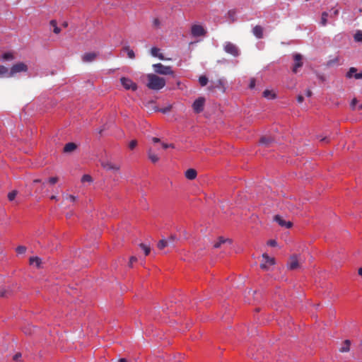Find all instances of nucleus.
Listing matches in <instances>:
<instances>
[{
    "mask_svg": "<svg viewBox=\"0 0 362 362\" xmlns=\"http://www.w3.org/2000/svg\"><path fill=\"white\" fill-rule=\"evenodd\" d=\"M147 87L151 90H159L162 89L166 83L165 78L159 77L156 74H148L147 75Z\"/></svg>",
    "mask_w": 362,
    "mask_h": 362,
    "instance_id": "nucleus-1",
    "label": "nucleus"
},
{
    "mask_svg": "<svg viewBox=\"0 0 362 362\" xmlns=\"http://www.w3.org/2000/svg\"><path fill=\"white\" fill-rule=\"evenodd\" d=\"M259 146L261 148H272L275 147L276 141L273 136L270 135L262 136L259 141Z\"/></svg>",
    "mask_w": 362,
    "mask_h": 362,
    "instance_id": "nucleus-2",
    "label": "nucleus"
},
{
    "mask_svg": "<svg viewBox=\"0 0 362 362\" xmlns=\"http://www.w3.org/2000/svg\"><path fill=\"white\" fill-rule=\"evenodd\" d=\"M154 71L158 74L161 75H173L174 72L170 66H164L161 63L155 64L153 65Z\"/></svg>",
    "mask_w": 362,
    "mask_h": 362,
    "instance_id": "nucleus-3",
    "label": "nucleus"
},
{
    "mask_svg": "<svg viewBox=\"0 0 362 362\" xmlns=\"http://www.w3.org/2000/svg\"><path fill=\"white\" fill-rule=\"evenodd\" d=\"M287 267L290 271H293L300 267L298 255L293 254L289 257L287 262Z\"/></svg>",
    "mask_w": 362,
    "mask_h": 362,
    "instance_id": "nucleus-4",
    "label": "nucleus"
},
{
    "mask_svg": "<svg viewBox=\"0 0 362 362\" xmlns=\"http://www.w3.org/2000/svg\"><path fill=\"white\" fill-rule=\"evenodd\" d=\"M15 296L14 288L10 286H0V298L8 299Z\"/></svg>",
    "mask_w": 362,
    "mask_h": 362,
    "instance_id": "nucleus-5",
    "label": "nucleus"
},
{
    "mask_svg": "<svg viewBox=\"0 0 362 362\" xmlns=\"http://www.w3.org/2000/svg\"><path fill=\"white\" fill-rule=\"evenodd\" d=\"M224 51L232 55L234 57H237L240 55V50L238 47L230 42H226L223 45Z\"/></svg>",
    "mask_w": 362,
    "mask_h": 362,
    "instance_id": "nucleus-6",
    "label": "nucleus"
},
{
    "mask_svg": "<svg viewBox=\"0 0 362 362\" xmlns=\"http://www.w3.org/2000/svg\"><path fill=\"white\" fill-rule=\"evenodd\" d=\"M28 71V66L23 62H18L13 64L9 72V76H14L16 74L21 72H26Z\"/></svg>",
    "mask_w": 362,
    "mask_h": 362,
    "instance_id": "nucleus-7",
    "label": "nucleus"
},
{
    "mask_svg": "<svg viewBox=\"0 0 362 362\" xmlns=\"http://www.w3.org/2000/svg\"><path fill=\"white\" fill-rule=\"evenodd\" d=\"M100 165L106 170H119L120 165L114 163L112 160H100Z\"/></svg>",
    "mask_w": 362,
    "mask_h": 362,
    "instance_id": "nucleus-8",
    "label": "nucleus"
},
{
    "mask_svg": "<svg viewBox=\"0 0 362 362\" xmlns=\"http://www.w3.org/2000/svg\"><path fill=\"white\" fill-rule=\"evenodd\" d=\"M206 33V30L201 25L194 24L192 25L191 34L194 37L204 36Z\"/></svg>",
    "mask_w": 362,
    "mask_h": 362,
    "instance_id": "nucleus-9",
    "label": "nucleus"
},
{
    "mask_svg": "<svg viewBox=\"0 0 362 362\" xmlns=\"http://www.w3.org/2000/svg\"><path fill=\"white\" fill-rule=\"evenodd\" d=\"M120 81L123 87L127 90L135 91L137 89V85L129 78L122 77Z\"/></svg>",
    "mask_w": 362,
    "mask_h": 362,
    "instance_id": "nucleus-10",
    "label": "nucleus"
},
{
    "mask_svg": "<svg viewBox=\"0 0 362 362\" xmlns=\"http://www.w3.org/2000/svg\"><path fill=\"white\" fill-rule=\"evenodd\" d=\"M152 141L156 145V148L157 149L167 150V149H168L170 148H174V146H173V144H169L165 143L163 141H161L160 140V139L156 138V137H153L152 138Z\"/></svg>",
    "mask_w": 362,
    "mask_h": 362,
    "instance_id": "nucleus-11",
    "label": "nucleus"
},
{
    "mask_svg": "<svg viewBox=\"0 0 362 362\" xmlns=\"http://www.w3.org/2000/svg\"><path fill=\"white\" fill-rule=\"evenodd\" d=\"M205 99L204 98H199L192 104V107L196 113H199L204 110Z\"/></svg>",
    "mask_w": 362,
    "mask_h": 362,
    "instance_id": "nucleus-12",
    "label": "nucleus"
},
{
    "mask_svg": "<svg viewBox=\"0 0 362 362\" xmlns=\"http://www.w3.org/2000/svg\"><path fill=\"white\" fill-rule=\"evenodd\" d=\"M303 57L300 54H295L293 55V60L295 62L294 65L292 69V71L293 73H297L298 68H300L303 66Z\"/></svg>",
    "mask_w": 362,
    "mask_h": 362,
    "instance_id": "nucleus-13",
    "label": "nucleus"
},
{
    "mask_svg": "<svg viewBox=\"0 0 362 362\" xmlns=\"http://www.w3.org/2000/svg\"><path fill=\"white\" fill-rule=\"evenodd\" d=\"M274 220L279 223V226H281V227H285L286 228H291L293 227V222L288 221H286L285 220H284L281 216L279 215H276L274 216Z\"/></svg>",
    "mask_w": 362,
    "mask_h": 362,
    "instance_id": "nucleus-14",
    "label": "nucleus"
},
{
    "mask_svg": "<svg viewBox=\"0 0 362 362\" xmlns=\"http://www.w3.org/2000/svg\"><path fill=\"white\" fill-rule=\"evenodd\" d=\"M356 68L351 67L346 74V78H351L352 77H354L356 79H362V71L358 74L356 73Z\"/></svg>",
    "mask_w": 362,
    "mask_h": 362,
    "instance_id": "nucleus-15",
    "label": "nucleus"
},
{
    "mask_svg": "<svg viewBox=\"0 0 362 362\" xmlns=\"http://www.w3.org/2000/svg\"><path fill=\"white\" fill-rule=\"evenodd\" d=\"M97 56H98V54L95 52L85 53L82 56V60L83 62H86V63L91 62L96 59Z\"/></svg>",
    "mask_w": 362,
    "mask_h": 362,
    "instance_id": "nucleus-16",
    "label": "nucleus"
},
{
    "mask_svg": "<svg viewBox=\"0 0 362 362\" xmlns=\"http://www.w3.org/2000/svg\"><path fill=\"white\" fill-rule=\"evenodd\" d=\"M185 177L189 180H194L197 176V172L194 168H189L185 173Z\"/></svg>",
    "mask_w": 362,
    "mask_h": 362,
    "instance_id": "nucleus-17",
    "label": "nucleus"
},
{
    "mask_svg": "<svg viewBox=\"0 0 362 362\" xmlns=\"http://www.w3.org/2000/svg\"><path fill=\"white\" fill-rule=\"evenodd\" d=\"M226 242H228L229 243H232L233 241L231 239L229 238H224L222 236H220L218 238L217 241L214 243V247L215 248H218L221 247V245Z\"/></svg>",
    "mask_w": 362,
    "mask_h": 362,
    "instance_id": "nucleus-18",
    "label": "nucleus"
},
{
    "mask_svg": "<svg viewBox=\"0 0 362 362\" xmlns=\"http://www.w3.org/2000/svg\"><path fill=\"white\" fill-rule=\"evenodd\" d=\"M76 148H77V145L75 143L70 142V143L66 144L64 146V147L63 148V151L64 153H71V152L75 151Z\"/></svg>",
    "mask_w": 362,
    "mask_h": 362,
    "instance_id": "nucleus-19",
    "label": "nucleus"
},
{
    "mask_svg": "<svg viewBox=\"0 0 362 362\" xmlns=\"http://www.w3.org/2000/svg\"><path fill=\"white\" fill-rule=\"evenodd\" d=\"M252 33L259 39L263 37V28L260 25L255 26Z\"/></svg>",
    "mask_w": 362,
    "mask_h": 362,
    "instance_id": "nucleus-20",
    "label": "nucleus"
},
{
    "mask_svg": "<svg viewBox=\"0 0 362 362\" xmlns=\"http://www.w3.org/2000/svg\"><path fill=\"white\" fill-rule=\"evenodd\" d=\"M151 54L153 57H158L161 60L164 59V57H163V54L160 53V49H158L157 47H152L151 49Z\"/></svg>",
    "mask_w": 362,
    "mask_h": 362,
    "instance_id": "nucleus-21",
    "label": "nucleus"
},
{
    "mask_svg": "<svg viewBox=\"0 0 362 362\" xmlns=\"http://www.w3.org/2000/svg\"><path fill=\"white\" fill-rule=\"evenodd\" d=\"M29 264H35V265L37 268H40L41 264H42V261H41V259L38 257H31L29 259Z\"/></svg>",
    "mask_w": 362,
    "mask_h": 362,
    "instance_id": "nucleus-22",
    "label": "nucleus"
},
{
    "mask_svg": "<svg viewBox=\"0 0 362 362\" xmlns=\"http://www.w3.org/2000/svg\"><path fill=\"white\" fill-rule=\"evenodd\" d=\"M351 346V341L349 339H346L342 343V346L340 348L339 351L341 352H347L350 350Z\"/></svg>",
    "mask_w": 362,
    "mask_h": 362,
    "instance_id": "nucleus-23",
    "label": "nucleus"
},
{
    "mask_svg": "<svg viewBox=\"0 0 362 362\" xmlns=\"http://www.w3.org/2000/svg\"><path fill=\"white\" fill-rule=\"evenodd\" d=\"M123 51L126 52L127 54V56L130 59H134L135 58V54L134 52L130 49L129 46H125L122 49Z\"/></svg>",
    "mask_w": 362,
    "mask_h": 362,
    "instance_id": "nucleus-24",
    "label": "nucleus"
},
{
    "mask_svg": "<svg viewBox=\"0 0 362 362\" xmlns=\"http://www.w3.org/2000/svg\"><path fill=\"white\" fill-rule=\"evenodd\" d=\"M263 96L268 99H274L276 98V94L269 90H265L263 92Z\"/></svg>",
    "mask_w": 362,
    "mask_h": 362,
    "instance_id": "nucleus-25",
    "label": "nucleus"
},
{
    "mask_svg": "<svg viewBox=\"0 0 362 362\" xmlns=\"http://www.w3.org/2000/svg\"><path fill=\"white\" fill-rule=\"evenodd\" d=\"M9 72H10V71L8 70V68H6V66H4L3 65H0V76H5V77H10Z\"/></svg>",
    "mask_w": 362,
    "mask_h": 362,
    "instance_id": "nucleus-26",
    "label": "nucleus"
},
{
    "mask_svg": "<svg viewBox=\"0 0 362 362\" xmlns=\"http://www.w3.org/2000/svg\"><path fill=\"white\" fill-rule=\"evenodd\" d=\"M50 25L53 27V32L55 34H59L60 33L61 30L57 26V21L55 20H52L50 21Z\"/></svg>",
    "mask_w": 362,
    "mask_h": 362,
    "instance_id": "nucleus-27",
    "label": "nucleus"
},
{
    "mask_svg": "<svg viewBox=\"0 0 362 362\" xmlns=\"http://www.w3.org/2000/svg\"><path fill=\"white\" fill-rule=\"evenodd\" d=\"M327 17H328V13L327 12H323L322 13V16H321V21H320V23L322 26H325L327 25Z\"/></svg>",
    "mask_w": 362,
    "mask_h": 362,
    "instance_id": "nucleus-28",
    "label": "nucleus"
},
{
    "mask_svg": "<svg viewBox=\"0 0 362 362\" xmlns=\"http://www.w3.org/2000/svg\"><path fill=\"white\" fill-rule=\"evenodd\" d=\"M18 194V191L17 190H13L11 192H10L8 194V199L10 201V202H12L15 199L16 195Z\"/></svg>",
    "mask_w": 362,
    "mask_h": 362,
    "instance_id": "nucleus-29",
    "label": "nucleus"
},
{
    "mask_svg": "<svg viewBox=\"0 0 362 362\" xmlns=\"http://www.w3.org/2000/svg\"><path fill=\"white\" fill-rule=\"evenodd\" d=\"M354 38L356 42H362V31L357 30L354 36Z\"/></svg>",
    "mask_w": 362,
    "mask_h": 362,
    "instance_id": "nucleus-30",
    "label": "nucleus"
},
{
    "mask_svg": "<svg viewBox=\"0 0 362 362\" xmlns=\"http://www.w3.org/2000/svg\"><path fill=\"white\" fill-rule=\"evenodd\" d=\"M139 246L144 250L145 255L148 256L151 252V248L150 247L146 245L144 243H141Z\"/></svg>",
    "mask_w": 362,
    "mask_h": 362,
    "instance_id": "nucleus-31",
    "label": "nucleus"
},
{
    "mask_svg": "<svg viewBox=\"0 0 362 362\" xmlns=\"http://www.w3.org/2000/svg\"><path fill=\"white\" fill-rule=\"evenodd\" d=\"M199 82L202 86H205L208 83V78L205 76H201L199 78Z\"/></svg>",
    "mask_w": 362,
    "mask_h": 362,
    "instance_id": "nucleus-32",
    "label": "nucleus"
},
{
    "mask_svg": "<svg viewBox=\"0 0 362 362\" xmlns=\"http://www.w3.org/2000/svg\"><path fill=\"white\" fill-rule=\"evenodd\" d=\"M86 182H93V178L90 175L86 174V175H83V177H81V182L83 183Z\"/></svg>",
    "mask_w": 362,
    "mask_h": 362,
    "instance_id": "nucleus-33",
    "label": "nucleus"
},
{
    "mask_svg": "<svg viewBox=\"0 0 362 362\" xmlns=\"http://www.w3.org/2000/svg\"><path fill=\"white\" fill-rule=\"evenodd\" d=\"M26 247L23 245H19L16 248V252L18 254H24L26 252Z\"/></svg>",
    "mask_w": 362,
    "mask_h": 362,
    "instance_id": "nucleus-34",
    "label": "nucleus"
},
{
    "mask_svg": "<svg viewBox=\"0 0 362 362\" xmlns=\"http://www.w3.org/2000/svg\"><path fill=\"white\" fill-rule=\"evenodd\" d=\"M168 245V243L165 240H160L158 243V248L159 250H163Z\"/></svg>",
    "mask_w": 362,
    "mask_h": 362,
    "instance_id": "nucleus-35",
    "label": "nucleus"
},
{
    "mask_svg": "<svg viewBox=\"0 0 362 362\" xmlns=\"http://www.w3.org/2000/svg\"><path fill=\"white\" fill-rule=\"evenodd\" d=\"M262 256H263V257H264L265 259H267V261L268 262H269V264H270L271 265H273V264H275V259H274V257L270 258V257H269V256L267 253H264Z\"/></svg>",
    "mask_w": 362,
    "mask_h": 362,
    "instance_id": "nucleus-36",
    "label": "nucleus"
},
{
    "mask_svg": "<svg viewBox=\"0 0 362 362\" xmlns=\"http://www.w3.org/2000/svg\"><path fill=\"white\" fill-rule=\"evenodd\" d=\"M2 58L4 60H12L13 59V55L11 52H6L2 55Z\"/></svg>",
    "mask_w": 362,
    "mask_h": 362,
    "instance_id": "nucleus-37",
    "label": "nucleus"
},
{
    "mask_svg": "<svg viewBox=\"0 0 362 362\" xmlns=\"http://www.w3.org/2000/svg\"><path fill=\"white\" fill-rule=\"evenodd\" d=\"M21 358H22V354L21 352H17L13 356V360L14 361H20V362H23V361L21 360Z\"/></svg>",
    "mask_w": 362,
    "mask_h": 362,
    "instance_id": "nucleus-38",
    "label": "nucleus"
},
{
    "mask_svg": "<svg viewBox=\"0 0 362 362\" xmlns=\"http://www.w3.org/2000/svg\"><path fill=\"white\" fill-rule=\"evenodd\" d=\"M137 146V141L136 139H133L129 141L128 144V147L130 150L134 149V148Z\"/></svg>",
    "mask_w": 362,
    "mask_h": 362,
    "instance_id": "nucleus-39",
    "label": "nucleus"
},
{
    "mask_svg": "<svg viewBox=\"0 0 362 362\" xmlns=\"http://www.w3.org/2000/svg\"><path fill=\"white\" fill-rule=\"evenodd\" d=\"M137 262V258L134 256H132L130 258H129V267L132 268L133 267V264L136 262Z\"/></svg>",
    "mask_w": 362,
    "mask_h": 362,
    "instance_id": "nucleus-40",
    "label": "nucleus"
},
{
    "mask_svg": "<svg viewBox=\"0 0 362 362\" xmlns=\"http://www.w3.org/2000/svg\"><path fill=\"white\" fill-rule=\"evenodd\" d=\"M58 180H59V178L57 177H52L49 178L48 182L51 185H54L58 182Z\"/></svg>",
    "mask_w": 362,
    "mask_h": 362,
    "instance_id": "nucleus-41",
    "label": "nucleus"
},
{
    "mask_svg": "<svg viewBox=\"0 0 362 362\" xmlns=\"http://www.w3.org/2000/svg\"><path fill=\"white\" fill-rule=\"evenodd\" d=\"M267 245L271 247H276L277 245V243L275 240L271 239L267 241Z\"/></svg>",
    "mask_w": 362,
    "mask_h": 362,
    "instance_id": "nucleus-42",
    "label": "nucleus"
},
{
    "mask_svg": "<svg viewBox=\"0 0 362 362\" xmlns=\"http://www.w3.org/2000/svg\"><path fill=\"white\" fill-rule=\"evenodd\" d=\"M160 22L158 18H154L153 21V25L155 28H159Z\"/></svg>",
    "mask_w": 362,
    "mask_h": 362,
    "instance_id": "nucleus-43",
    "label": "nucleus"
},
{
    "mask_svg": "<svg viewBox=\"0 0 362 362\" xmlns=\"http://www.w3.org/2000/svg\"><path fill=\"white\" fill-rule=\"evenodd\" d=\"M235 14V12L233 11H229L228 13V15L229 18H231L232 21H235V19H234Z\"/></svg>",
    "mask_w": 362,
    "mask_h": 362,
    "instance_id": "nucleus-44",
    "label": "nucleus"
},
{
    "mask_svg": "<svg viewBox=\"0 0 362 362\" xmlns=\"http://www.w3.org/2000/svg\"><path fill=\"white\" fill-rule=\"evenodd\" d=\"M171 110V106L166 107L165 108L158 110V111H160L163 113L168 112Z\"/></svg>",
    "mask_w": 362,
    "mask_h": 362,
    "instance_id": "nucleus-45",
    "label": "nucleus"
},
{
    "mask_svg": "<svg viewBox=\"0 0 362 362\" xmlns=\"http://www.w3.org/2000/svg\"><path fill=\"white\" fill-rule=\"evenodd\" d=\"M318 139H320V141L321 142H325V143H327L329 141V138L327 136H324V137L319 136Z\"/></svg>",
    "mask_w": 362,
    "mask_h": 362,
    "instance_id": "nucleus-46",
    "label": "nucleus"
},
{
    "mask_svg": "<svg viewBox=\"0 0 362 362\" xmlns=\"http://www.w3.org/2000/svg\"><path fill=\"white\" fill-rule=\"evenodd\" d=\"M357 103V100L356 98H354L351 103V107L352 109H355V106Z\"/></svg>",
    "mask_w": 362,
    "mask_h": 362,
    "instance_id": "nucleus-47",
    "label": "nucleus"
},
{
    "mask_svg": "<svg viewBox=\"0 0 362 362\" xmlns=\"http://www.w3.org/2000/svg\"><path fill=\"white\" fill-rule=\"evenodd\" d=\"M304 100V98L302 95H298V97H297V101L298 103H303Z\"/></svg>",
    "mask_w": 362,
    "mask_h": 362,
    "instance_id": "nucleus-48",
    "label": "nucleus"
},
{
    "mask_svg": "<svg viewBox=\"0 0 362 362\" xmlns=\"http://www.w3.org/2000/svg\"><path fill=\"white\" fill-rule=\"evenodd\" d=\"M339 11L338 9H334L331 14V17H336L337 16L339 15Z\"/></svg>",
    "mask_w": 362,
    "mask_h": 362,
    "instance_id": "nucleus-49",
    "label": "nucleus"
},
{
    "mask_svg": "<svg viewBox=\"0 0 362 362\" xmlns=\"http://www.w3.org/2000/svg\"><path fill=\"white\" fill-rule=\"evenodd\" d=\"M255 86V80L252 78V79H251V81L250 82L249 87L250 88H253Z\"/></svg>",
    "mask_w": 362,
    "mask_h": 362,
    "instance_id": "nucleus-50",
    "label": "nucleus"
},
{
    "mask_svg": "<svg viewBox=\"0 0 362 362\" xmlns=\"http://www.w3.org/2000/svg\"><path fill=\"white\" fill-rule=\"evenodd\" d=\"M305 95L307 97H310L312 95V91L310 89L306 90Z\"/></svg>",
    "mask_w": 362,
    "mask_h": 362,
    "instance_id": "nucleus-51",
    "label": "nucleus"
},
{
    "mask_svg": "<svg viewBox=\"0 0 362 362\" xmlns=\"http://www.w3.org/2000/svg\"><path fill=\"white\" fill-rule=\"evenodd\" d=\"M69 199H71V202H75V201H76V197H75V196H74V195H72V194H70V195L69 196Z\"/></svg>",
    "mask_w": 362,
    "mask_h": 362,
    "instance_id": "nucleus-52",
    "label": "nucleus"
},
{
    "mask_svg": "<svg viewBox=\"0 0 362 362\" xmlns=\"http://www.w3.org/2000/svg\"><path fill=\"white\" fill-rule=\"evenodd\" d=\"M260 267H261V268H262V269H267V265H266V264H261V266H260Z\"/></svg>",
    "mask_w": 362,
    "mask_h": 362,
    "instance_id": "nucleus-53",
    "label": "nucleus"
},
{
    "mask_svg": "<svg viewBox=\"0 0 362 362\" xmlns=\"http://www.w3.org/2000/svg\"><path fill=\"white\" fill-rule=\"evenodd\" d=\"M118 362H127V361L126 358H119Z\"/></svg>",
    "mask_w": 362,
    "mask_h": 362,
    "instance_id": "nucleus-54",
    "label": "nucleus"
},
{
    "mask_svg": "<svg viewBox=\"0 0 362 362\" xmlns=\"http://www.w3.org/2000/svg\"><path fill=\"white\" fill-rule=\"evenodd\" d=\"M358 274L362 276V267L358 269Z\"/></svg>",
    "mask_w": 362,
    "mask_h": 362,
    "instance_id": "nucleus-55",
    "label": "nucleus"
},
{
    "mask_svg": "<svg viewBox=\"0 0 362 362\" xmlns=\"http://www.w3.org/2000/svg\"><path fill=\"white\" fill-rule=\"evenodd\" d=\"M41 182V180H40V179H35V180H33V182H35V183H38V182Z\"/></svg>",
    "mask_w": 362,
    "mask_h": 362,
    "instance_id": "nucleus-56",
    "label": "nucleus"
},
{
    "mask_svg": "<svg viewBox=\"0 0 362 362\" xmlns=\"http://www.w3.org/2000/svg\"><path fill=\"white\" fill-rule=\"evenodd\" d=\"M50 199L52 200H57V197L54 195L51 196Z\"/></svg>",
    "mask_w": 362,
    "mask_h": 362,
    "instance_id": "nucleus-57",
    "label": "nucleus"
},
{
    "mask_svg": "<svg viewBox=\"0 0 362 362\" xmlns=\"http://www.w3.org/2000/svg\"><path fill=\"white\" fill-rule=\"evenodd\" d=\"M359 110H362V103L358 106Z\"/></svg>",
    "mask_w": 362,
    "mask_h": 362,
    "instance_id": "nucleus-58",
    "label": "nucleus"
},
{
    "mask_svg": "<svg viewBox=\"0 0 362 362\" xmlns=\"http://www.w3.org/2000/svg\"><path fill=\"white\" fill-rule=\"evenodd\" d=\"M68 25L67 23H64V26L66 27Z\"/></svg>",
    "mask_w": 362,
    "mask_h": 362,
    "instance_id": "nucleus-59",
    "label": "nucleus"
},
{
    "mask_svg": "<svg viewBox=\"0 0 362 362\" xmlns=\"http://www.w3.org/2000/svg\"><path fill=\"white\" fill-rule=\"evenodd\" d=\"M149 158L153 159V158H156L155 156H151Z\"/></svg>",
    "mask_w": 362,
    "mask_h": 362,
    "instance_id": "nucleus-60",
    "label": "nucleus"
},
{
    "mask_svg": "<svg viewBox=\"0 0 362 362\" xmlns=\"http://www.w3.org/2000/svg\"><path fill=\"white\" fill-rule=\"evenodd\" d=\"M157 160H156V159L152 160V161H153V163H155V162H156V161H157Z\"/></svg>",
    "mask_w": 362,
    "mask_h": 362,
    "instance_id": "nucleus-61",
    "label": "nucleus"
}]
</instances>
